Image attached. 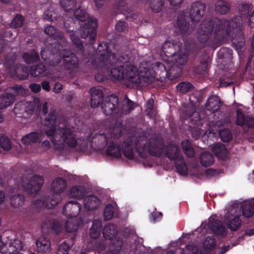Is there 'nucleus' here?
I'll return each mask as SVG.
<instances>
[{"mask_svg": "<svg viewBox=\"0 0 254 254\" xmlns=\"http://www.w3.org/2000/svg\"><path fill=\"white\" fill-rule=\"evenodd\" d=\"M115 210L112 204L109 203L105 207L104 211V217L105 220H109L114 216Z\"/></svg>", "mask_w": 254, "mask_h": 254, "instance_id": "603ef678", "label": "nucleus"}, {"mask_svg": "<svg viewBox=\"0 0 254 254\" xmlns=\"http://www.w3.org/2000/svg\"><path fill=\"white\" fill-rule=\"evenodd\" d=\"M164 0H150V6L154 12H158L163 8Z\"/></svg>", "mask_w": 254, "mask_h": 254, "instance_id": "09e8293b", "label": "nucleus"}, {"mask_svg": "<svg viewBox=\"0 0 254 254\" xmlns=\"http://www.w3.org/2000/svg\"><path fill=\"white\" fill-rule=\"evenodd\" d=\"M220 135L221 136V139L223 142H229L232 138V135L231 133H226L225 135V131H221L220 133Z\"/></svg>", "mask_w": 254, "mask_h": 254, "instance_id": "0e129e2a", "label": "nucleus"}, {"mask_svg": "<svg viewBox=\"0 0 254 254\" xmlns=\"http://www.w3.org/2000/svg\"><path fill=\"white\" fill-rule=\"evenodd\" d=\"M215 244V239L212 236H208L204 240L203 243V246L205 250H212L214 249Z\"/></svg>", "mask_w": 254, "mask_h": 254, "instance_id": "8fccbe9b", "label": "nucleus"}, {"mask_svg": "<svg viewBox=\"0 0 254 254\" xmlns=\"http://www.w3.org/2000/svg\"><path fill=\"white\" fill-rule=\"evenodd\" d=\"M188 61L187 56H175L174 61H171V64L168 70V74L166 78L173 80L179 77L182 73V66L185 65Z\"/></svg>", "mask_w": 254, "mask_h": 254, "instance_id": "f8f14e48", "label": "nucleus"}, {"mask_svg": "<svg viewBox=\"0 0 254 254\" xmlns=\"http://www.w3.org/2000/svg\"><path fill=\"white\" fill-rule=\"evenodd\" d=\"M41 138V134L37 132H32L24 135L21 138L22 143L28 145L31 143H36Z\"/></svg>", "mask_w": 254, "mask_h": 254, "instance_id": "2f4dec72", "label": "nucleus"}, {"mask_svg": "<svg viewBox=\"0 0 254 254\" xmlns=\"http://www.w3.org/2000/svg\"><path fill=\"white\" fill-rule=\"evenodd\" d=\"M75 239V235L71 236V241L69 244L67 243L66 241H64L61 244L58 249L57 254H68V251L70 247L73 244L74 240Z\"/></svg>", "mask_w": 254, "mask_h": 254, "instance_id": "a19ab883", "label": "nucleus"}, {"mask_svg": "<svg viewBox=\"0 0 254 254\" xmlns=\"http://www.w3.org/2000/svg\"><path fill=\"white\" fill-rule=\"evenodd\" d=\"M182 49V44L181 42L177 41L173 42L166 41L162 45L161 52V56H165L171 60L168 61H174V57L176 56H187L186 53H183L181 49Z\"/></svg>", "mask_w": 254, "mask_h": 254, "instance_id": "1a4fd4ad", "label": "nucleus"}, {"mask_svg": "<svg viewBox=\"0 0 254 254\" xmlns=\"http://www.w3.org/2000/svg\"><path fill=\"white\" fill-rule=\"evenodd\" d=\"M205 175L207 178H210L218 175V172L215 169L209 168L206 170Z\"/></svg>", "mask_w": 254, "mask_h": 254, "instance_id": "774afa93", "label": "nucleus"}, {"mask_svg": "<svg viewBox=\"0 0 254 254\" xmlns=\"http://www.w3.org/2000/svg\"><path fill=\"white\" fill-rule=\"evenodd\" d=\"M90 92L91 107H98L104 101V93L102 90L96 87H92L90 89Z\"/></svg>", "mask_w": 254, "mask_h": 254, "instance_id": "412c9836", "label": "nucleus"}, {"mask_svg": "<svg viewBox=\"0 0 254 254\" xmlns=\"http://www.w3.org/2000/svg\"><path fill=\"white\" fill-rule=\"evenodd\" d=\"M45 70V65L41 63L31 66L29 69V72L28 68L26 66H21L20 68H17L15 69V74L19 79L24 80L28 77L29 73L32 76L38 77L43 73Z\"/></svg>", "mask_w": 254, "mask_h": 254, "instance_id": "4468645a", "label": "nucleus"}, {"mask_svg": "<svg viewBox=\"0 0 254 254\" xmlns=\"http://www.w3.org/2000/svg\"><path fill=\"white\" fill-rule=\"evenodd\" d=\"M177 91L182 94L192 91L194 89L193 85L189 82H181L176 86Z\"/></svg>", "mask_w": 254, "mask_h": 254, "instance_id": "a18cd8bd", "label": "nucleus"}, {"mask_svg": "<svg viewBox=\"0 0 254 254\" xmlns=\"http://www.w3.org/2000/svg\"><path fill=\"white\" fill-rule=\"evenodd\" d=\"M0 146L4 150H9L11 148V142L7 136H0Z\"/></svg>", "mask_w": 254, "mask_h": 254, "instance_id": "864d4df0", "label": "nucleus"}, {"mask_svg": "<svg viewBox=\"0 0 254 254\" xmlns=\"http://www.w3.org/2000/svg\"><path fill=\"white\" fill-rule=\"evenodd\" d=\"M66 187V182L62 178L55 179L51 184L52 193L46 196L40 200L42 206L48 209H52L56 206L61 200L60 193L64 191Z\"/></svg>", "mask_w": 254, "mask_h": 254, "instance_id": "6e6552de", "label": "nucleus"}, {"mask_svg": "<svg viewBox=\"0 0 254 254\" xmlns=\"http://www.w3.org/2000/svg\"><path fill=\"white\" fill-rule=\"evenodd\" d=\"M128 27V24L124 21H119L115 26L116 31L119 32H124L125 30Z\"/></svg>", "mask_w": 254, "mask_h": 254, "instance_id": "bf43d9fd", "label": "nucleus"}, {"mask_svg": "<svg viewBox=\"0 0 254 254\" xmlns=\"http://www.w3.org/2000/svg\"><path fill=\"white\" fill-rule=\"evenodd\" d=\"M222 28L223 21L220 19L214 18L203 20L197 34V38L201 46L209 47L214 49L219 47L224 37L223 34H221Z\"/></svg>", "mask_w": 254, "mask_h": 254, "instance_id": "423d86ee", "label": "nucleus"}, {"mask_svg": "<svg viewBox=\"0 0 254 254\" xmlns=\"http://www.w3.org/2000/svg\"><path fill=\"white\" fill-rule=\"evenodd\" d=\"M48 127L45 132L51 137V142L56 150H62L66 144L70 148L77 146V134L73 127L67 124L65 117L58 115L55 110H51L43 121Z\"/></svg>", "mask_w": 254, "mask_h": 254, "instance_id": "f257e3e1", "label": "nucleus"}, {"mask_svg": "<svg viewBox=\"0 0 254 254\" xmlns=\"http://www.w3.org/2000/svg\"><path fill=\"white\" fill-rule=\"evenodd\" d=\"M44 32L49 36L53 37L54 38L58 37L56 29L52 25H47L44 28Z\"/></svg>", "mask_w": 254, "mask_h": 254, "instance_id": "4d7b16f0", "label": "nucleus"}, {"mask_svg": "<svg viewBox=\"0 0 254 254\" xmlns=\"http://www.w3.org/2000/svg\"><path fill=\"white\" fill-rule=\"evenodd\" d=\"M117 243L118 245L115 247V249L113 248L114 245L110 246V249L112 254H118L122 250L123 245V241L119 240L117 241Z\"/></svg>", "mask_w": 254, "mask_h": 254, "instance_id": "680f3d73", "label": "nucleus"}, {"mask_svg": "<svg viewBox=\"0 0 254 254\" xmlns=\"http://www.w3.org/2000/svg\"><path fill=\"white\" fill-rule=\"evenodd\" d=\"M212 150L216 156L222 160H225L228 157V150L226 146L221 143L215 144L212 147Z\"/></svg>", "mask_w": 254, "mask_h": 254, "instance_id": "bb28decb", "label": "nucleus"}, {"mask_svg": "<svg viewBox=\"0 0 254 254\" xmlns=\"http://www.w3.org/2000/svg\"><path fill=\"white\" fill-rule=\"evenodd\" d=\"M29 88L32 92L36 93L39 92L41 89V85L35 83H31L29 86Z\"/></svg>", "mask_w": 254, "mask_h": 254, "instance_id": "338daca9", "label": "nucleus"}, {"mask_svg": "<svg viewBox=\"0 0 254 254\" xmlns=\"http://www.w3.org/2000/svg\"><path fill=\"white\" fill-rule=\"evenodd\" d=\"M102 233L106 239H112L118 234L117 227L115 224L109 223L103 229Z\"/></svg>", "mask_w": 254, "mask_h": 254, "instance_id": "c85d7f7f", "label": "nucleus"}, {"mask_svg": "<svg viewBox=\"0 0 254 254\" xmlns=\"http://www.w3.org/2000/svg\"><path fill=\"white\" fill-rule=\"evenodd\" d=\"M81 209V205L77 201H69L63 208L62 212L68 219L75 218Z\"/></svg>", "mask_w": 254, "mask_h": 254, "instance_id": "a211bd4d", "label": "nucleus"}, {"mask_svg": "<svg viewBox=\"0 0 254 254\" xmlns=\"http://www.w3.org/2000/svg\"><path fill=\"white\" fill-rule=\"evenodd\" d=\"M134 146L136 152L141 157H145L146 151L151 156L160 157L164 150V156L170 161L183 160V155L178 145L170 143L164 148V141L157 136L152 137L145 142L141 138H137Z\"/></svg>", "mask_w": 254, "mask_h": 254, "instance_id": "7ed1b4c3", "label": "nucleus"}, {"mask_svg": "<svg viewBox=\"0 0 254 254\" xmlns=\"http://www.w3.org/2000/svg\"><path fill=\"white\" fill-rule=\"evenodd\" d=\"M251 9L250 4H242L239 8V16L236 15L229 21H223H223V28L221 30V34H223L224 36L225 35L231 36L232 31L236 30V34L233 38L232 42L237 50H241L245 46V40L240 27L244 21L249 16Z\"/></svg>", "mask_w": 254, "mask_h": 254, "instance_id": "0eeeda50", "label": "nucleus"}, {"mask_svg": "<svg viewBox=\"0 0 254 254\" xmlns=\"http://www.w3.org/2000/svg\"><path fill=\"white\" fill-rule=\"evenodd\" d=\"M79 2L76 0H61L60 4L66 12L73 11L77 7Z\"/></svg>", "mask_w": 254, "mask_h": 254, "instance_id": "ea45409f", "label": "nucleus"}, {"mask_svg": "<svg viewBox=\"0 0 254 254\" xmlns=\"http://www.w3.org/2000/svg\"><path fill=\"white\" fill-rule=\"evenodd\" d=\"M209 59V53L205 50L202 51L200 56L199 64L194 67L193 69L194 72L200 75L206 74L207 73Z\"/></svg>", "mask_w": 254, "mask_h": 254, "instance_id": "aec40b11", "label": "nucleus"}, {"mask_svg": "<svg viewBox=\"0 0 254 254\" xmlns=\"http://www.w3.org/2000/svg\"><path fill=\"white\" fill-rule=\"evenodd\" d=\"M146 68L140 69L139 73L136 72L133 65L129 66L128 67V72L125 78L128 81L136 85H140L142 82L146 83H151V81H147L145 79V74L146 73Z\"/></svg>", "mask_w": 254, "mask_h": 254, "instance_id": "dca6fc26", "label": "nucleus"}, {"mask_svg": "<svg viewBox=\"0 0 254 254\" xmlns=\"http://www.w3.org/2000/svg\"><path fill=\"white\" fill-rule=\"evenodd\" d=\"M205 3L199 1L193 2L189 13L191 21L195 23L202 20L205 13Z\"/></svg>", "mask_w": 254, "mask_h": 254, "instance_id": "f3484780", "label": "nucleus"}, {"mask_svg": "<svg viewBox=\"0 0 254 254\" xmlns=\"http://www.w3.org/2000/svg\"><path fill=\"white\" fill-rule=\"evenodd\" d=\"M52 51L49 57L47 55L46 48H43L41 52V56L43 60H48L49 64L55 66L61 64V68L67 72L70 75L73 76L79 67V59L76 54L69 49H63V46L59 43L52 44Z\"/></svg>", "mask_w": 254, "mask_h": 254, "instance_id": "39448f33", "label": "nucleus"}, {"mask_svg": "<svg viewBox=\"0 0 254 254\" xmlns=\"http://www.w3.org/2000/svg\"><path fill=\"white\" fill-rule=\"evenodd\" d=\"M134 107V103L126 95L123 99L122 107L119 108L118 117L121 116L122 114L127 115L129 113Z\"/></svg>", "mask_w": 254, "mask_h": 254, "instance_id": "a878e982", "label": "nucleus"}, {"mask_svg": "<svg viewBox=\"0 0 254 254\" xmlns=\"http://www.w3.org/2000/svg\"><path fill=\"white\" fill-rule=\"evenodd\" d=\"M181 147L184 154L188 158H192L195 155V151L191 142L185 139L181 142Z\"/></svg>", "mask_w": 254, "mask_h": 254, "instance_id": "72a5a7b5", "label": "nucleus"}, {"mask_svg": "<svg viewBox=\"0 0 254 254\" xmlns=\"http://www.w3.org/2000/svg\"><path fill=\"white\" fill-rule=\"evenodd\" d=\"M177 26L178 32L183 35V41L187 50H190L195 47L194 40L192 39H186V34H188L190 32V23L182 15L179 16L177 18Z\"/></svg>", "mask_w": 254, "mask_h": 254, "instance_id": "2eb2a0df", "label": "nucleus"}, {"mask_svg": "<svg viewBox=\"0 0 254 254\" xmlns=\"http://www.w3.org/2000/svg\"><path fill=\"white\" fill-rule=\"evenodd\" d=\"M49 228L51 231L54 232L57 234H59L61 233L62 229V226L59 222L54 220L52 222H49Z\"/></svg>", "mask_w": 254, "mask_h": 254, "instance_id": "6e6d98bb", "label": "nucleus"}, {"mask_svg": "<svg viewBox=\"0 0 254 254\" xmlns=\"http://www.w3.org/2000/svg\"><path fill=\"white\" fill-rule=\"evenodd\" d=\"M9 92L2 94L0 96V109L6 108L14 102L15 96H22L25 94L24 89L21 85H16L9 87Z\"/></svg>", "mask_w": 254, "mask_h": 254, "instance_id": "9b49d317", "label": "nucleus"}, {"mask_svg": "<svg viewBox=\"0 0 254 254\" xmlns=\"http://www.w3.org/2000/svg\"><path fill=\"white\" fill-rule=\"evenodd\" d=\"M168 70L166 66L159 62H156L151 69L147 68L145 80L147 81L153 82L155 79L163 81L167 76Z\"/></svg>", "mask_w": 254, "mask_h": 254, "instance_id": "9d476101", "label": "nucleus"}, {"mask_svg": "<svg viewBox=\"0 0 254 254\" xmlns=\"http://www.w3.org/2000/svg\"><path fill=\"white\" fill-rule=\"evenodd\" d=\"M110 57L108 42H100L96 49V57L91 59L92 64L97 68H101L103 71L109 72L110 70L112 76L118 80L125 78L128 72V67L131 65L128 62V57L122 56L116 59L114 55L113 61L110 59Z\"/></svg>", "mask_w": 254, "mask_h": 254, "instance_id": "f03ea898", "label": "nucleus"}, {"mask_svg": "<svg viewBox=\"0 0 254 254\" xmlns=\"http://www.w3.org/2000/svg\"><path fill=\"white\" fill-rule=\"evenodd\" d=\"M77 51L78 53L81 54L83 56L85 57L88 60V62H90L91 64L93 66V67L96 69L98 70L99 73H98L95 75V79H96V80H97V81H99V82L104 81L106 78V76L104 75H103L102 73H101V72H105L104 71H103L102 70V69L99 67L98 68H97L95 66L93 65V64H92V60H91L92 58H95L96 57V50L94 51V52L92 54H90V53L86 54L85 53V50H84V48L83 49V50L82 51Z\"/></svg>", "mask_w": 254, "mask_h": 254, "instance_id": "4be33fe9", "label": "nucleus"}, {"mask_svg": "<svg viewBox=\"0 0 254 254\" xmlns=\"http://www.w3.org/2000/svg\"><path fill=\"white\" fill-rule=\"evenodd\" d=\"M242 220L239 216H236L230 219L227 224L228 228L232 231H236L240 227Z\"/></svg>", "mask_w": 254, "mask_h": 254, "instance_id": "49530a36", "label": "nucleus"}, {"mask_svg": "<svg viewBox=\"0 0 254 254\" xmlns=\"http://www.w3.org/2000/svg\"><path fill=\"white\" fill-rule=\"evenodd\" d=\"M200 162L204 167L210 166L214 162V157L209 152H203L200 156Z\"/></svg>", "mask_w": 254, "mask_h": 254, "instance_id": "58836bf2", "label": "nucleus"}, {"mask_svg": "<svg viewBox=\"0 0 254 254\" xmlns=\"http://www.w3.org/2000/svg\"><path fill=\"white\" fill-rule=\"evenodd\" d=\"M106 154L108 156L119 158L122 156L121 148L119 145L113 142L108 146Z\"/></svg>", "mask_w": 254, "mask_h": 254, "instance_id": "c9c22d12", "label": "nucleus"}, {"mask_svg": "<svg viewBox=\"0 0 254 254\" xmlns=\"http://www.w3.org/2000/svg\"><path fill=\"white\" fill-rule=\"evenodd\" d=\"M73 15L75 18L81 22H85L84 25L81 26L79 31H74V28L71 29V26L68 28L67 23H64V26L66 28L67 32L69 33V36L73 45L75 46L76 51H82L84 48L83 42L79 37V35L82 38L85 39L89 37L90 44L93 45L97 36V20L89 17L88 14L85 9L81 7V2H79L77 7L74 11Z\"/></svg>", "mask_w": 254, "mask_h": 254, "instance_id": "20e7f679", "label": "nucleus"}, {"mask_svg": "<svg viewBox=\"0 0 254 254\" xmlns=\"http://www.w3.org/2000/svg\"><path fill=\"white\" fill-rule=\"evenodd\" d=\"M122 148L123 153L126 158L129 160H132L134 158L133 141L131 138L124 141Z\"/></svg>", "mask_w": 254, "mask_h": 254, "instance_id": "393cba45", "label": "nucleus"}, {"mask_svg": "<svg viewBox=\"0 0 254 254\" xmlns=\"http://www.w3.org/2000/svg\"><path fill=\"white\" fill-rule=\"evenodd\" d=\"M222 105V102L217 95H211L205 103L207 109L212 112L217 111Z\"/></svg>", "mask_w": 254, "mask_h": 254, "instance_id": "b1692460", "label": "nucleus"}, {"mask_svg": "<svg viewBox=\"0 0 254 254\" xmlns=\"http://www.w3.org/2000/svg\"><path fill=\"white\" fill-rule=\"evenodd\" d=\"M233 50L227 47H222L217 52V57L219 59L230 60L232 58Z\"/></svg>", "mask_w": 254, "mask_h": 254, "instance_id": "79ce46f5", "label": "nucleus"}, {"mask_svg": "<svg viewBox=\"0 0 254 254\" xmlns=\"http://www.w3.org/2000/svg\"><path fill=\"white\" fill-rule=\"evenodd\" d=\"M44 183V178L39 175L32 176L27 184L23 185V188L30 193H35L41 189Z\"/></svg>", "mask_w": 254, "mask_h": 254, "instance_id": "6ab92c4d", "label": "nucleus"}, {"mask_svg": "<svg viewBox=\"0 0 254 254\" xmlns=\"http://www.w3.org/2000/svg\"><path fill=\"white\" fill-rule=\"evenodd\" d=\"M24 17L20 14H16L10 23V27L12 28L21 27L23 24Z\"/></svg>", "mask_w": 254, "mask_h": 254, "instance_id": "de8ad7c7", "label": "nucleus"}, {"mask_svg": "<svg viewBox=\"0 0 254 254\" xmlns=\"http://www.w3.org/2000/svg\"><path fill=\"white\" fill-rule=\"evenodd\" d=\"M209 228L217 235L222 236L225 235L226 228L222 222L217 219L213 218L210 221Z\"/></svg>", "mask_w": 254, "mask_h": 254, "instance_id": "5701e85b", "label": "nucleus"}, {"mask_svg": "<svg viewBox=\"0 0 254 254\" xmlns=\"http://www.w3.org/2000/svg\"><path fill=\"white\" fill-rule=\"evenodd\" d=\"M230 4L224 0L217 1L215 6L216 11L221 14H226L230 10Z\"/></svg>", "mask_w": 254, "mask_h": 254, "instance_id": "c03bdc74", "label": "nucleus"}, {"mask_svg": "<svg viewBox=\"0 0 254 254\" xmlns=\"http://www.w3.org/2000/svg\"><path fill=\"white\" fill-rule=\"evenodd\" d=\"M78 228V225L75 222L67 220L65 224V229L66 232L71 233L76 232Z\"/></svg>", "mask_w": 254, "mask_h": 254, "instance_id": "5fc2aeb1", "label": "nucleus"}, {"mask_svg": "<svg viewBox=\"0 0 254 254\" xmlns=\"http://www.w3.org/2000/svg\"><path fill=\"white\" fill-rule=\"evenodd\" d=\"M146 112H147V114L149 116H151L152 115V112L154 106V100L153 99H149L146 104Z\"/></svg>", "mask_w": 254, "mask_h": 254, "instance_id": "e2e57ef3", "label": "nucleus"}, {"mask_svg": "<svg viewBox=\"0 0 254 254\" xmlns=\"http://www.w3.org/2000/svg\"><path fill=\"white\" fill-rule=\"evenodd\" d=\"M124 15L126 16V19L128 21H132L136 19L138 16L137 13L135 11L130 9H127Z\"/></svg>", "mask_w": 254, "mask_h": 254, "instance_id": "13d9d810", "label": "nucleus"}, {"mask_svg": "<svg viewBox=\"0 0 254 254\" xmlns=\"http://www.w3.org/2000/svg\"><path fill=\"white\" fill-rule=\"evenodd\" d=\"M23 249V245L18 240H14L13 242L8 244V252L4 254H17Z\"/></svg>", "mask_w": 254, "mask_h": 254, "instance_id": "4c0bfd02", "label": "nucleus"}, {"mask_svg": "<svg viewBox=\"0 0 254 254\" xmlns=\"http://www.w3.org/2000/svg\"><path fill=\"white\" fill-rule=\"evenodd\" d=\"M119 98L115 95L106 97L101 104V108L106 116L113 115L118 117L119 113Z\"/></svg>", "mask_w": 254, "mask_h": 254, "instance_id": "ddd939ff", "label": "nucleus"}, {"mask_svg": "<svg viewBox=\"0 0 254 254\" xmlns=\"http://www.w3.org/2000/svg\"><path fill=\"white\" fill-rule=\"evenodd\" d=\"M25 200V197L19 194L15 195L11 198L10 205L14 207H17L21 206Z\"/></svg>", "mask_w": 254, "mask_h": 254, "instance_id": "3c124183", "label": "nucleus"}, {"mask_svg": "<svg viewBox=\"0 0 254 254\" xmlns=\"http://www.w3.org/2000/svg\"><path fill=\"white\" fill-rule=\"evenodd\" d=\"M174 165L175 166L177 172L181 175H186L188 173V168L186 164L184 157L182 160H177L174 161Z\"/></svg>", "mask_w": 254, "mask_h": 254, "instance_id": "37998d69", "label": "nucleus"}, {"mask_svg": "<svg viewBox=\"0 0 254 254\" xmlns=\"http://www.w3.org/2000/svg\"><path fill=\"white\" fill-rule=\"evenodd\" d=\"M242 215L246 218H252L254 215V201L246 202L243 204L242 208Z\"/></svg>", "mask_w": 254, "mask_h": 254, "instance_id": "e433bc0d", "label": "nucleus"}, {"mask_svg": "<svg viewBox=\"0 0 254 254\" xmlns=\"http://www.w3.org/2000/svg\"><path fill=\"white\" fill-rule=\"evenodd\" d=\"M234 81L233 79H221L220 81V85L223 87H228L233 84Z\"/></svg>", "mask_w": 254, "mask_h": 254, "instance_id": "69168bd1", "label": "nucleus"}, {"mask_svg": "<svg viewBox=\"0 0 254 254\" xmlns=\"http://www.w3.org/2000/svg\"><path fill=\"white\" fill-rule=\"evenodd\" d=\"M69 195L71 197L80 199L84 197L86 195V192L83 187L74 186L70 189Z\"/></svg>", "mask_w": 254, "mask_h": 254, "instance_id": "f704fd0d", "label": "nucleus"}, {"mask_svg": "<svg viewBox=\"0 0 254 254\" xmlns=\"http://www.w3.org/2000/svg\"><path fill=\"white\" fill-rule=\"evenodd\" d=\"M122 134V129L120 127H115L113 130L110 132V135L111 138L114 139H119Z\"/></svg>", "mask_w": 254, "mask_h": 254, "instance_id": "052dcab7", "label": "nucleus"}, {"mask_svg": "<svg viewBox=\"0 0 254 254\" xmlns=\"http://www.w3.org/2000/svg\"><path fill=\"white\" fill-rule=\"evenodd\" d=\"M23 59L27 64H31L38 62L40 56L38 52L32 49L23 53Z\"/></svg>", "mask_w": 254, "mask_h": 254, "instance_id": "c756f323", "label": "nucleus"}, {"mask_svg": "<svg viewBox=\"0 0 254 254\" xmlns=\"http://www.w3.org/2000/svg\"><path fill=\"white\" fill-rule=\"evenodd\" d=\"M84 207L88 210H96L99 204L98 198L94 195L87 196L84 200Z\"/></svg>", "mask_w": 254, "mask_h": 254, "instance_id": "cd10ccee", "label": "nucleus"}, {"mask_svg": "<svg viewBox=\"0 0 254 254\" xmlns=\"http://www.w3.org/2000/svg\"><path fill=\"white\" fill-rule=\"evenodd\" d=\"M102 227V221L98 219L94 220L90 229V237L94 239L98 238L100 235Z\"/></svg>", "mask_w": 254, "mask_h": 254, "instance_id": "7c9ffc66", "label": "nucleus"}, {"mask_svg": "<svg viewBox=\"0 0 254 254\" xmlns=\"http://www.w3.org/2000/svg\"><path fill=\"white\" fill-rule=\"evenodd\" d=\"M36 246L38 252L46 253L51 248V242L45 237H41L37 240Z\"/></svg>", "mask_w": 254, "mask_h": 254, "instance_id": "473e14b6", "label": "nucleus"}]
</instances>
